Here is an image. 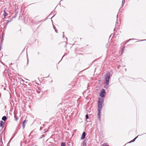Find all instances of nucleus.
<instances>
[{
	"mask_svg": "<svg viewBox=\"0 0 146 146\" xmlns=\"http://www.w3.org/2000/svg\"><path fill=\"white\" fill-rule=\"evenodd\" d=\"M103 103V99H102L100 98L98 102V110H101V109L102 107V104Z\"/></svg>",
	"mask_w": 146,
	"mask_h": 146,
	"instance_id": "obj_1",
	"label": "nucleus"
},
{
	"mask_svg": "<svg viewBox=\"0 0 146 146\" xmlns=\"http://www.w3.org/2000/svg\"><path fill=\"white\" fill-rule=\"evenodd\" d=\"M110 72L107 73L105 76V79L106 81V84L107 85H108L109 84V82L110 78Z\"/></svg>",
	"mask_w": 146,
	"mask_h": 146,
	"instance_id": "obj_2",
	"label": "nucleus"
},
{
	"mask_svg": "<svg viewBox=\"0 0 146 146\" xmlns=\"http://www.w3.org/2000/svg\"><path fill=\"white\" fill-rule=\"evenodd\" d=\"M105 93V90L104 89H102L101 91V94L100 96L102 98H103L104 96V94Z\"/></svg>",
	"mask_w": 146,
	"mask_h": 146,
	"instance_id": "obj_3",
	"label": "nucleus"
},
{
	"mask_svg": "<svg viewBox=\"0 0 146 146\" xmlns=\"http://www.w3.org/2000/svg\"><path fill=\"white\" fill-rule=\"evenodd\" d=\"M86 135V133L85 132H84L82 134V137L81 138V140L84 139Z\"/></svg>",
	"mask_w": 146,
	"mask_h": 146,
	"instance_id": "obj_4",
	"label": "nucleus"
},
{
	"mask_svg": "<svg viewBox=\"0 0 146 146\" xmlns=\"http://www.w3.org/2000/svg\"><path fill=\"white\" fill-rule=\"evenodd\" d=\"M98 117L99 119H100V114H101V110H98Z\"/></svg>",
	"mask_w": 146,
	"mask_h": 146,
	"instance_id": "obj_5",
	"label": "nucleus"
},
{
	"mask_svg": "<svg viewBox=\"0 0 146 146\" xmlns=\"http://www.w3.org/2000/svg\"><path fill=\"white\" fill-rule=\"evenodd\" d=\"M4 124V123L2 121H1L0 122V126L1 127L3 128L4 126L3 125Z\"/></svg>",
	"mask_w": 146,
	"mask_h": 146,
	"instance_id": "obj_6",
	"label": "nucleus"
},
{
	"mask_svg": "<svg viewBox=\"0 0 146 146\" xmlns=\"http://www.w3.org/2000/svg\"><path fill=\"white\" fill-rule=\"evenodd\" d=\"M7 117L6 116H3L2 117V120L4 121H5L6 119H7Z\"/></svg>",
	"mask_w": 146,
	"mask_h": 146,
	"instance_id": "obj_7",
	"label": "nucleus"
},
{
	"mask_svg": "<svg viewBox=\"0 0 146 146\" xmlns=\"http://www.w3.org/2000/svg\"><path fill=\"white\" fill-rule=\"evenodd\" d=\"M4 13L3 14V16H4V17H5L6 16H7L6 14H7L6 13L5 11H4Z\"/></svg>",
	"mask_w": 146,
	"mask_h": 146,
	"instance_id": "obj_8",
	"label": "nucleus"
},
{
	"mask_svg": "<svg viewBox=\"0 0 146 146\" xmlns=\"http://www.w3.org/2000/svg\"><path fill=\"white\" fill-rule=\"evenodd\" d=\"M138 135L137 136V137H135L134 139H133V140H132V141H130L129 142L131 143L132 142H133L135 140V139L137 137Z\"/></svg>",
	"mask_w": 146,
	"mask_h": 146,
	"instance_id": "obj_9",
	"label": "nucleus"
},
{
	"mask_svg": "<svg viewBox=\"0 0 146 146\" xmlns=\"http://www.w3.org/2000/svg\"><path fill=\"white\" fill-rule=\"evenodd\" d=\"M65 143L64 142H62L61 146H65Z\"/></svg>",
	"mask_w": 146,
	"mask_h": 146,
	"instance_id": "obj_10",
	"label": "nucleus"
},
{
	"mask_svg": "<svg viewBox=\"0 0 146 146\" xmlns=\"http://www.w3.org/2000/svg\"><path fill=\"white\" fill-rule=\"evenodd\" d=\"M102 146H109L108 144L106 143H105L103 144Z\"/></svg>",
	"mask_w": 146,
	"mask_h": 146,
	"instance_id": "obj_11",
	"label": "nucleus"
},
{
	"mask_svg": "<svg viewBox=\"0 0 146 146\" xmlns=\"http://www.w3.org/2000/svg\"><path fill=\"white\" fill-rule=\"evenodd\" d=\"M11 21V19L10 20L8 21L6 23V25L5 26V27L6 26V25H7Z\"/></svg>",
	"mask_w": 146,
	"mask_h": 146,
	"instance_id": "obj_12",
	"label": "nucleus"
},
{
	"mask_svg": "<svg viewBox=\"0 0 146 146\" xmlns=\"http://www.w3.org/2000/svg\"><path fill=\"white\" fill-rule=\"evenodd\" d=\"M86 119H88L89 118V116L88 114H87L86 115Z\"/></svg>",
	"mask_w": 146,
	"mask_h": 146,
	"instance_id": "obj_13",
	"label": "nucleus"
},
{
	"mask_svg": "<svg viewBox=\"0 0 146 146\" xmlns=\"http://www.w3.org/2000/svg\"><path fill=\"white\" fill-rule=\"evenodd\" d=\"M18 117H16L15 118V119L16 121H17L18 120Z\"/></svg>",
	"mask_w": 146,
	"mask_h": 146,
	"instance_id": "obj_14",
	"label": "nucleus"
},
{
	"mask_svg": "<svg viewBox=\"0 0 146 146\" xmlns=\"http://www.w3.org/2000/svg\"><path fill=\"white\" fill-rule=\"evenodd\" d=\"M53 28L54 30H55L56 29V27L54 25H53Z\"/></svg>",
	"mask_w": 146,
	"mask_h": 146,
	"instance_id": "obj_15",
	"label": "nucleus"
},
{
	"mask_svg": "<svg viewBox=\"0 0 146 146\" xmlns=\"http://www.w3.org/2000/svg\"><path fill=\"white\" fill-rule=\"evenodd\" d=\"M125 0H123L122 1V4H123V3H125V2L124 1H124Z\"/></svg>",
	"mask_w": 146,
	"mask_h": 146,
	"instance_id": "obj_16",
	"label": "nucleus"
},
{
	"mask_svg": "<svg viewBox=\"0 0 146 146\" xmlns=\"http://www.w3.org/2000/svg\"><path fill=\"white\" fill-rule=\"evenodd\" d=\"M25 120L22 123L23 125L24 124V123H25Z\"/></svg>",
	"mask_w": 146,
	"mask_h": 146,
	"instance_id": "obj_17",
	"label": "nucleus"
},
{
	"mask_svg": "<svg viewBox=\"0 0 146 146\" xmlns=\"http://www.w3.org/2000/svg\"><path fill=\"white\" fill-rule=\"evenodd\" d=\"M64 32H63V38H64Z\"/></svg>",
	"mask_w": 146,
	"mask_h": 146,
	"instance_id": "obj_18",
	"label": "nucleus"
},
{
	"mask_svg": "<svg viewBox=\"0 0 146 146\" xmlns=\"http://www.w3.org/2000/svg\"><path fill=\"white\" fill-rule=\"evenodd\" d=\"M55 32H56V33H57V30L56 29H55Z\"/></svg>",
	"mask_w": 146,
	"mask_h": 146,
	"instance_id": "obj_19",
	"label": "nucleus"
},
{
	"mask_svg": "<svg viewBox=\"0 0 146 146\" xmlns=\"http://www.w3.org/2000/svg\"><path fill=\"white\" fill-rule=\"evenodd\" d=\"M39 52H38V54H39Z\"/></svg>",
	"mask_w": 146,
	"mask_h": 146,
	"instance_id": "obj_20",
	"label": "nucleus"
},
{
	"mask_svg": "<svg viewBox=\"0 0 146 146\" xmlns=\"http://www.w3.org/2000/svg\"><path fill=\"white\" fill-rule=\"evenodd\" d=\"M144 40H142V41Z\"/></svg>",
	"mask_w": 146,
	"mask_h": 146,
	"instance_id": "obj_21",
	"label": "nucleus"
},
{
	"mask_svg": "<svg viewBox=\"0 0 146 146\" xmlns=\"http://www.w3.org/2000/svg\"><path fill=\"white\" fill-rule=\"evenodd\" d=\"M15 117H16L15 115Z\"/></svg>",
	"mask_w": 146,
	"mask_h": 146,
	"instance_id": "obj_22",
	"label": "nucleus"
}]
</instances>
